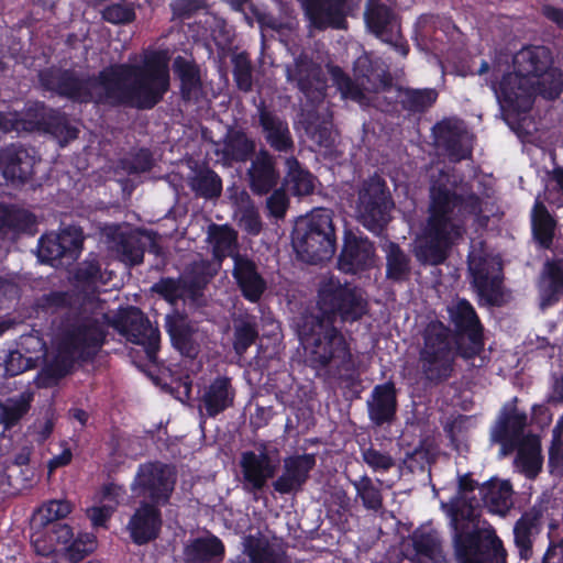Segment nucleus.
Returning a JSON list of instances; mask_svg holds the SVG:
<instances>
[{"label": "nucleus", "instance_id": "f257e3e1", "mask_svg": "<svg viewBox=\"0 0 563 563\" xmlns=\"http://www.w3.org/2000/svg\"><path fill=\"white\" fill-rule=\"evenodd\" d=\"M131 62L110 65L87 79L74 71L47 69L40 73V81L74 101L152 109L169 89L168 59L161 52H146L141 64Z\"/></svg>", "mask_w": 563, "mask_h": 563}, {"label": "nucleus", "instance_id": "f03ea898", "mask_svg": "<svg viewBox=\"0 0 563 563\" xmlns=\"http://www.w3.org/2000/svg\"><path fill=\"white\" fill-rule=\"evenodd\" d=\"M428 218L416 240L415 255L422 264H442L453 245L463 239L466 221L483 211L482 199L444 170L431 175Z\"/></svg>", "mask_w": 563, "mask_h": 563}, {"label": "nucleus", "instance_id": "7ed1b4c3", "mask_svg": "<svg viewBox=\"0 0 563 563\" xmlns=\"http://www.w3.org/2000/svg\"><path fill=\"white\" fill-rule=\"evenodd\" d=\"M476 484L467 476L459 481V492L441 501L449 518L452 545L457 563H505L506 550L495 529L481 520L479 501L471 496Z\"/></svg>", "mask_w": 563, "mask_h": 563}, {"label": "nucleus", "instance_id": "20e7f679", "mask_svg": "<svg viewBox=\"0 0 563 563\" xmlns=\"http://www.w3.org/2000/svg\"><path fill=\"white\" fill-rule=\"evenodd\" d=\"M107 313L103 303L92 297L82 303L75 324L57 345L56 353L36 377L38 387H52L67 375L77 360L95 355L103 343Z\"/></svg>", "mask_w": 563, "mask_h": 563}, {"label": "nucleus", "instance_id": "39448f33", "mask_svg": "<svg viewBox=\"0 0 563 563\" xmlns=\"http://www.w3.org/2000/svg\"><path fill=\"white\" fill-rule=\"evenodd\" d=\"M299 336L313 368L343 382H353L358 376L357 357L339 329L316 320L309 332L303 328Z\"/></svg>", "mask_w": 563, "mask_h": 563}, {"label": "nucleus", "instance_id": "423d86ee", "mask_svg": "<svg viewBox=\"0 0 563 563\" xmlns=\"http://www.w3.org/2000/svg\"><path fill=\"white\" fill-rule=\"evenodd\" d=\"M527 415L515 407H505L492 429L490 439L500 444V456L517 450L515 467L529 478L542 467L541 444L537 435L526 434Z\"/></svg>", "mask_w": 563, "mask_h": 563}, {"label": "nucleus", "instance_id": "0eeeda50", "mask_svg": "<svg viewBox=\"0 0 563 563\" xmlns=\"http://www.w3.org/2000/svg\"><path fill=\"white\" fill-rule=\"evenodd\" d=\"M457 347L451 329L440 321H431L423 331V344L419 351L418 367L422 378L430 385L448 380L454 371Z\"/></svg>", "mask_w": 563, "mask_h": 563}, {"label": "nucleus", "instance_id": "6e6552de", "mask_svg": "<svg viewBox=\"0 0 563 563\" xmlns=\"http://www.w3.org/2000/svg\"><path fill=\"white\" fill-rule=\"evenodd\" d=\"M292 246L297 255L309 264L330 260L335 252L332 211L317 208L300 218L292 232Z\"/></svg>", "mask_w": 563, "mask_h": 563}, {"label": "nucleus", "instance_id": "1a4fd4ad", "mask_svg": "<svg viewBox=\"0 0 563 563\" xmlns=\"http://www.w3.org/2000/svg\"><path fill=\"white\" fill-rule=\"evenodd\" d=\"M369 64L367 56H361L355 62L356 82L345 75L341 68L332 67L331 76L343 99H351L361 106L380 107L377 97L372 92L379 93L389 88L390 82L385 73L365 71Z\"/></svg>", "mask_w": 563, "mask_h": 563}, {"label": "nucleus", "instance_id": "9d476101", "mask_svg": "<svg viewBox=\"0 0 563 563\" xmlns=\"http://www.w3.org/2000/svg\"><path fill=\"white\" fill-rule=\"evenodd\" d=\"M319 309L327 316L339 314L344 322L361 319L367 310V302L362 292L342 284L333 276L323 277L318 291Z\"/></svg>", "mask_w": 563, "mask_h": 563}, {"label": "nucleus", "instance_id": "9b49d317", "mask_svg": "<svg viewBox=\"0 0 563 563\" xmlns=\"http://www.w3.org/2000/svg\"><path fill=\"white\" fill-rule=\"evenodd\" d=\"M393 206L385 181L374 176L365 180L358 191L356 218L368 231L379 234L389 221Z\"/></svg>", "mask_w": 563, "mask_h": 563}, {"label": "nucleus", "instance_id": "f8f14e48", "mask_svg": "<svg viewBox=\"0 0 563 563\" xmlns=\"http://www.w3.org/2000/svg\"><path fill=\"white\" fill-rule=\"evenodd\" d=\"M175 482V473L170 466L148 462L139 466L131 488L136 497H143L159 506L169 500Z\"/></svg>", "mask_w": 563, "mask_h": 563}, {"label": "nucleus", "instance_id": "ddd939ff", "mask_svg": "<svg viewBox=\"0 0 563 563\" xmlns=\"http://www.w3.org/2000/svg\"><path fill=\"white\" fill-rule=\"evenodd\" d=\"M257 451L241 454L242 487L246 493L255 494L273 478L279 465L277 450H268L266 443H258Z\"/></svg>", "mask_w": 563, "mask_h": 563}, {"label": "nucleus", "instance_id": "4468645a", "mask_svg": "<svg viewBox=\"0 0 563 563\" xmlns=\"http://www.w3.org/2000/svg\"><path fill=\"white\" fill-rule=\"evenodd\" d=\"M394 7L393 0H367L364 19L367 29L373 34L406 55L408 48L400 42V24Z\"/></svg>", "mask_w": 563, "mask_h": 563}, {"label": "nucleus", "instance_id": "2eb2a0df", "mask_svg": "<svg viewBox=\"0 0 563 563\" xmlns=\"http://www.w3.org/2000/svg\"><path fill=\"white\" fill-rule=\"evenodd\" d=\"M434 143L451 162H461L472 155L473 135L464 122L456 118H448L433 126Z\"/></svg>", "mask_w": 563, "mask_h": 563}, {"label": "nucleus", "instance_id": "dca6fc26", "mask_svg": "<svg viewBox=\"0 0 563 563\" xmlns=\"http://www.w3.org/2000/svg\"><path fill=\"white\" fill-rule=\"evenodd\" d=\"M468 269L481 297L495 302L501 284V264L498 257L484 254L475 246L468 253Z\"/></svg>", "mask_w": 563, "mask_h": 563}, {"label": "nucleus", "instance_id": "f3484780", "mask_svg": "<svg viewBox=\"0 0 563 563\" xmlns=\"http://www.w3.org/2000/svg\"><path fill=\"white\" fill-rule=\"evenodd\" d=\"M120 332L132 343L142 345L147 358L154 362L159 345V331L144 313L135 307L129 308L120 318Z\"/></svg>", "mask_w": 563, "mask_h": 563}, {"label": "nucleus", "instance_id": "a211bd4d", "mask_svg": "<svg viewBox=\"0 0 563 563\" xmlns=\"http://www.w3.org/2000/svg\"><path fill=\"white\" fill-rule=\"evenodd\" d=\"M448 313L456 330L466 334L470 346L461 351V356L470 358L483 349V327L473 308L465 299H456L448 306Z\"/></svg>", "mask_w": 563, "mask_h": 563}, {"label": "nucleus", "instance_id": "6ab92c4d", "mask_svg": "<svg viewBox=\"0 0 563 563\" xmlns=\"http://www.w3.org/2000/svg\"><path fill=\"white\" fill-rule=\"evenodd\" d=\"M316 465L312 454H298L283 460L282 473L273 482L274 490L280 495L297 494L309 478Z\"/></svg>", "mask_w": 563, "mask_h": 563}, {"label": "nucleus", "instance_id": "aec40b11", "mask_svg": "<svg viewBox=\"0 0 563 563\" xmlns=\"http://www.w3.org/2000/svg\"><path fill=\"white\" fill-rule=\"evenodd\" d=\"M492 89L500 102L514 110L528 111L532 106L533 82L517 71L506 74L498 85L493 82Z\"/></svg>", "mask_w": 563, "mask_h": 563}, {"label": "nucleus", "instance_id": "412c9836", "mask_svg": "<svg viewBox=\"0 0 563 563\" xmlns=\"http://www.w3.org/2000/svg\"><path fill=\"white\" fill-rule=\"evenodd\" d=\"M289 82L296 84L311 103L323 102L325 84L321 78V69L307 57L297 58L286 67Z\"/></svg>", "mask_w": 563, "mask_h": 563}, {"label": "nucleus", "instance_id": "4be33fe9", "mask_svg": "<svg viewBox=\"0 0 563 563\" xmlns=\"http://www.w3.org/2000/svg\"><path fill=\"white\" fill-rule=\"evenodd\" d=\"M406 558L418 563H444L440 534L431 527H420L404 544Z\"/></svg>", "mask_w": 563, "mask_h": 563}, {"label": "nucleus", "instance_id": "5701e85b", "mask_svg": "<svg viewBox=\"0 0 563 563\" xmlns=\"http://www.w3.org/2000/svg\"><path fill=\"white\" fill-rule=\"evenodd\" d=\"M258 123L267 144L277 152L289 153L294 150V140L286 119L269 110L264 102L257 108Z\"/></svg>", "mask_w": 563, "mask_h": 563}, {"label": "nucleus", "instance_id": "b1692460", "mask_svg": "<svg viewBox=\"0 0 563 563\" xmlns=\"http://www.w3.org/2000/svg\"><path fill=\"white\" fill-rule=\"evenodd\" d=\"M36 158L30 150L11 144L0 150V172L12 184L26 181L34 172Z\"/></svg>", "mask_w": 563, "mask_h": 563}, {"label": "nucleus", "instance_id": "393cba45", "mask_svg": "<svg viewBox=\"0 0 563 563\" xmlns=\"http://www.w3.org/2000/svg\"><path fill=\"white\" fill-rule=\"evenodd\" d=\"M305 14L316 29H344L345 0H300Z\"/></svg>", "mask_w": 563, "mask_h": 563}, {"label": "nucleus", "instance_id": "a878e982", "mask_svg": "<svg viewBox=\"0 0 563 563\" xmlns=\"http://www.w3.org/2000/svg\"><path fill=\"white\" fill-rule=\"evenodd\" d=\"M107 247L122 263L139 265L144 256V243L140 233L113 228L107 232Z\"/></svg>", "mask_w": 563, "mask_h": 563}, {"label": "nucleus", "instance_id": "bb28decb", "mask_svg": "<svg viewBox=\"0 0 563 563\" xmlns=\"http://www.w3.org/2000/svg\"><path fill=\"white\" fill-rule=\"evenodd\" d=\"M232 275L242 296L250 302H257L266 290V282L256 264L246 256L233 255Z\"/></svg>", "mask_w": 563, "mask_h": 563}, {"label": "nucleus", "instance_id": "cd10ccee", "mask_svg": "<svg viewBox=\"0 0 563 563\" xmlns=\"http://www.w3.org/2000/svg\"><path fill=\"white\" fill-rule=\"evenodd\" d=\"M228 563H286L283 549L262 536H246L242 552Z\"/></svg>", "mask_w": 563, "mask_h": 563}, {"label": "nucleus", "instance_id": "c85d7f7f", "mask_svg": "<svg viewBox=\"0 0 563 563\" xmlns=\"http://www.w3.org/2000/svg\"><path fill=\"white\" fill-rule=\"evenodd\" d=\"M369 420L377 427L391 423L397 411V390L393 382L376 385L366 401Z\"/></svg>", "mask_w": 563, "mask_h": 563}, {"label": "nucleus", "instance_id": "c756f323", "mask_svg": "<svg viewBox=\"0 0 563 563\" xmlns=\"http://www.w3.org/2000/svg\"><path fill=\"white\" fill-rule=\"evenodd\" d=\"M373 243L366 236L347 234L339 257V268L344 273H356L372 264Z\"/></svg>", "mask_w": 563, "mask_h": 563}, {"label": "nucleus", "instance_id": "7c9ffc66", "mask_svg": "<svg viewBox=\"0 0 563 563\" xmlns=\"http://www.w3.org/2000/svg\"><path fill=\"white\" fill-rule=\"evenodd\" d=\"M235 390L228 377H218L206 386L199 398V411L216 417L233 405Z\"/></svg>", "mask_w": 563, "mask_h": 563}, {"label": "nucleus", "instance_id": "2f4dec72", "mask_svg": "<svg viewBox=\"0 0 563 563\" xmlns=\"http://www.w3.org/2000/svg\"><path fill=\"white\" fill-rule=\"evenodd\" d=\"M161 525V512L156 505L143 503L130 519L128 529L132 540L143 544L156 538Z\"/></svg>", "mask_w": 563, "mask_h": 563}, {"label": "nucleus", "instance_id": "473e14b6", "mask_svg": "<svg viewBox=\"0 0 563 563\" xmlns=\"http://www.w3.org/2000/svg\"><path fill=\"white\" fill-rule=\"evenodd\" d=\"M250 187L257 195L269 192L278 181L273 156L267 151H260L247 170Z\"/></svg>", "mask_w": 563, "mask_h": 563}, {"label": "nucleus", "instance_id": "72a5a7b5", "mask_svg": "<svg viewBox=\"0 0 563 563\" xmlns=\"http://www.w3.org/2000/svg\"><path fill=\"white\" fill-rule=\"evenodd\" d=\"M173 70L180 81V93L184 100L197 102L202 97V82L199 67L183 56L173 62Z\"/></svg>", "mask_w": 563, "mask_h": 563}, {"label": "nucleus", "instance_id": "f704fd0d", "mask_svg": "<svg viewBox=\"0 0 563 563\" xmlns=\"http://www.w3.org/2000/svg\"><path fill=\"white\" fill-rule=\"evenodd\" d=\"M552 57L545 46H528L514 56V66L517 73L531 80L551 66Z\"/></svg>", "mask_w": 563, "mask_h": 563}, {"label": "nucleus", "instance_id": "c9c22d12", "mask_svg": "<svg viewBox=\"0 0 563 563\" xmlns=\"http://www.w3.org/2000/svg\"><path fill=\"white\" fill-rule=\"evenodd\" d=\"M478 490L490 512L504 516L512 506V487L508 481H489L481 485Z\"/></svg>", "mask_w": 563, "mask_h": 563}, {"label": "nucleus", "instance_id": "e433bc0d", "mask_svg": "<svg viewBox=\"0 0 563 563\" xmlns=\"http://www.w3.org/2000/svg\"><path fill=\"white\" fill-rule=\"evenodd\" d=\"M255 141L243 130L230 128L223 139L221 153L228 164L246 162L255 152Z\"/></svg>", "mask_w": 563, "mask_h": 563}, {"label": "nucleus", "instance_id": "4c0bfd02", "mask_svg": "<svg viewBox=\"0 0 563 563\" xmlns=\"http://www.w3.org/2000/svg\"><path fill=\"white\" fill-rule=\"evenodd\" d=\"M224 547L217 537L198 538L189 542L184 550L186 563H211L222 559Z\"/></svg>", "mask_w": 563, "mask_h": 563}, {"label": "nucleus", "instance_id": "58836bf2", "mask_svg": "<svg viewBox=\"0 0 563 563\" xmlns=\"http://www.w3.org/2000/svg\"><path fill=\"white\" fill-rule=\"evenodd\" d=\"M205 279L192 282L185 278L184 274L178 278H163L153 286V290L162 295L166 300L174 303L178 299L192 298L199 294V286Z\"/></svg>", "mask_w": 563, "mask_h": 563}, {"label": "nucleus", "instance_id": "ea45409f", "mask_svg": "<svg viewBox=\"0 0 563 563\" xmlns=\"http://www.w3.org/2000/svg\"><path fill=\"white\" fill-rule=\"evenodd\" d=\"M238 234L231 227L224 224L219 225L212 223L208 228L207 242L212 249L214 260L220 265L222 260L227 256L233 258L234 250L236 247Z\"/></svg>", "mask_w": 563, "mask_h": 563}, {"label": "nucleus", "instance_id": "a19ab883", "mask_svg": "<svg viewBox=\"0 0 563 563\" xmlns=\"http://www.w3.org/2000/svg\"><path fill=\"white\" fill-rule=\"evenodd\" d=\"M539 288L542 308L558 301L563 290V267L560 263L548 261L544 264Z\"/></svg>", "mask_w": 563, "mask_h": 563}, {"label": "nucleus", "instance_id": "79ce46f5", "mask_svg": "<svg viewBox=\"0 0 563 563\" xmlns=\"http://www.w3.org/2000/svg\"><path fill=\"white\" fill-rule=\"evenodd\" d=\"M33 393L25 390L16 396L0 400V423L4 430L15 426L29 411Z\"/></svg>", "mask_w": 563, "mask_h": 563}, {"label": "nucleus", "instance_id": "37998d69", "mask_svg": "<svg viewBox=\"0 0 563 563\" xmlns=\"http://www.w3.org/2000/svg\"><path fill=\"white\" fill-rule=\"evenodd\" d=\"M531 222L534 239L542 247H550L554 236L555 221L548 212L544 200L540 195L534 201L531 212Z\"/></svg>", "mask_w": 563, "mask_h": 563}, {"label": "nucleus", "instance_id": "c03bdc74", "mask_svg": "<svg viewBox=\"0 0 563 563\" xmlns=\"http://www.w3.org/2000/svg\"><path fill=\"white\" fill-rule=\"evenodd\" d=\"M165 328L168 332L173 345L184 355L192 356L196 347L192 341V328L185 318L180 316H167Z\"/></svg>", "mask_w": 563, "mask_h": 563}, {"label": "nucleus", "instance_id": "a18cd8bd", "mask_svg": "<svg viewBox=\"0 0 563 563\" xmlns=\"http://www.w3.org/2000/svg\"><path fill=\"white\" fill-rule=\"evenodd\" d=\"M230 199L236 207L235 214L239 217V225L249 234H258L262 229V222L249 194L245 190H236L230 196Z\"/></svg>", "mask_w": 563, "mask_h": 563}, {"label": "nucleus", "instance_id": "49530a36", "mask_svg": "<svg viewBox=\"0 0 563 563\" xmlns=\"http://www.w3.org/2000/svg\"><path fill=\"white\" fill-rule=\"evenodd\" d=\"M305 130L308 136L319 146L329 148L334 143L332 131V117L328 112L322 119L314 113L307 111L305 114Z\"/></svg>", "mask_w": 563, "mask_h": 563}, {"label": "nucleus", "instance_id": "de8ad7c7", "mask_svg": "<svg viewBox=\"0 0 563 563\" xmlns=\"http://www.w3.org/2000/svg\"><path fill=\"white\" fill-rule=\"evenodd\" d=\"M35 223L34 216L20 208L0 205V240L4 239L9 230L27 231Z\"/></svg>", "mask_w": 563, "mask_h": 563}, {"label": "nucleus", "instance_id": "09e8293b", "mask_svg": "<svg viewBox=\"0 0 563 563\" xmlns=\"http://www.w3.org/2000/svg\"><path fill=\"white\" fill-rule=\"evenodd\" d=\"M286 168V184L294 195L305 196L313 191L314 177L308 170L303 169L296 158H287Z\"/></svg>", "mask_w": 563, "mask_h": 563}, {"label": "nucleus", "instance_id": "8fccbe9b", "mask_svg": "<svg viewBox=\"0 0 563 563\" xmlns=\"http://www.w3.org/2000/svg\"><path fill=\"white\" fill-rule=\"evenodd\" d=\"M258 336L256 318L250 314H241L234 319L233 349L242 356Z\"/></svg>", "mask_w": 563, "mask_h": 563}, {"label": "nucleus", "instance_id": "3c124183", "mask_svg": "<svg viewBox=\"0 0 563 563\" xmlns=\"http://www.w3.org/2000/svg\"><path fill=\"white\" fill-rule=\"evenodd\" d=\"M351 484L355 489L356 499L362 501L366 510L377 512L383 508L382 492L369 476L363 475L357 479L351 481Z\"/></svg>", "mask_w": 563, "mask_h": 563}, {"label": "nucleus", "instance_id": "603ef678", "mask_svg": "<svg viewBox=\"0 0 563 563\" xmlns=\"http://www.w3.org/2000/svg\"><path fill=\"white\" fill-rule=\"evenodd\" d=\"M534 95L540 93L547 99L558 98L563 90V73L550 67L533 79Z\"/></svg>", "mask_w": 563, "mask_h": 563}, {"label": "nucleus", "instance_id": "864d4df0", "mask_svg": "<svg viewBox=\"0 0 563 563\" xmlns=\"http://www.w3.org/2000/svg\"><path fill=\"white\" fill-rule=\"evenodd\" d=\"M437 99L438 92L435 89L431 88H407L401 93V104L404 109L412 113L424 112L433 106Z\"/></svg>", "mask_w": 563, "mask_h": 563}, {"label": "nucleus", "instance_id": "5fc2aeb1", "mask_svg": "<svg viewBox=\"0 0 563 563\" xmlns=\"http://www.w3.org/2000/svg\"><path fill=\"white\" fill-rule=\"evenodd\" d=\"M536 530V519L527 515L522 516L514 527L515 543L522 560H528L532 554V536Z\"/></svg>", "mask_w": 563, "mask_h": 563}, {"label": "nucleus", "instance_id": "6e6d98bb", "mask_svg": "<svg viewBox=\"0 0 563 563\" xmlns=\"http://www.w3.org/2000/svg\"><path fill=\"white\" fill-rule=\"evenodd\" d=\"M191 189L205 198H217L222 190L221 178L210 169L199 170L190 180Z\"/></svg>", "mask_w": 563, "mask_h": 563}, {"label": "nucleus", "instance_id": "4d7b16f0", "mask_svg": "<svg viewBox=\"0 0 563 563\" xmlns=\"http://www.w3.org/2000/svg\"><path fill=\"white\" fill-rule=\"evenodd\" d=\"M56 236H58L60 246H63L67 264L75 262L82 251L84 235L81 229L76 225H68L60 230Z\"/></svg>", "mask_w": 563, "mask_h": 563}, {"label": "nucleus", "instance_id": "13d9d810", "mask_svg": "<svg viewBox=\"0 0 563 563\" xmlns=\"http://www.w3.org/2000/svg\"><path fill=\"white\" fill-rule=\"evenodd\" d=\"M96 548V537L92 533H80L69 547H66L65 552L59 554L60 563H77L86 554L93 551Z\"/></svg>", "mask_w": 563, "mask_h": 563}, {"label": "nucleus", "instance_id": "bf43d9fd", "mask_svg": "<svg viewBox=\"0 0 563 563\" xmlns=\"http://www.w3.org/2000/svg\"><path fill=\"white\" fill-rule=\"evenodd\" d=\"M38 256L43 262H48L53 266L63 264L62 261L66 260L63 246H60L58 236L55 233L45 234L40 239Z\"/></svg>", "mask_w": 563, "mask_h": 563}, {"label": "nucleus", "instance_id": "052dcab7", "mask_svg": "<svg viewBox=\"0 0 563 563\" xmlns=\"http://www.w3.org/2000/svg\"><path fill=\"white\" fill-rule=\"evenodd\" d=\"M409 273V258L397 246L390 244L387 253V275L393 279L400 280Z\"/></svg>", "mask_w": 563, "mask_h": 563}, {"label": "nucleus", "instance_id": "680f3d73", "mask_svg": "<svg viewBox=\"0 0 563 563\" xmlns=\"http://www.w3.org/2000/svg\"><path fill=\"white\" fill-rule=\"evenodd\" d=\"M233 77L240 90L250 91L253 86L252 65L244 54L233 57Z\"/></svg>", "mask_w": 563, "mask_h": 563}, {"label": "nucleus", "instance_id": "e2e57ef3", "mask_svg": "<svg viewBox=\"0 0 563 563\" xmlns=\"http://www.w3.org/2000/svg\"><path fill=\"white\" fill-rule=\"evenodd\" d=\"M70 511L71 505L69 501L54 499L43 505L38 510V515L43 523H48L65 518Z\"/></svg>", "mask_w": 563, "mask_h": 563}, {"label": "nucleus", "instance_id": "0e129e2a", "mask_svg": "<svg viewBox=\"0 0 563 563\" xmlns=\"http://www.w3.org/2000/svg\"><path fill=\"white\" fill-rule=\"evenodd\" d=\"M37 365L36 356L25 355L22 351L16 350L10 352L5 361V372L10 376L19 375Z\"/></svg>", "mask_w": 563, "mask_h": 563}, {"label": "nucleus", "instance_id": "69168bd1", "mask_svg": "<svg viewBox=\"0 0 563 563\" xmlns=\"http://www.w3.org/2000/svg\"><path fill=\"white\" fill-rule=\"evenodd\" d=\"M102 18L113 24H125L134 20L135 12L131 4L113 3L103 9Z\"/></svg>", "mask_w": 563, "mask_h": 563}, {"label": "nucleus", "instance_id": "338daca9", "mask_svg": "<svg viewBox=\"0 0 563 563\" xmlns=\"http://www.w3.org/2000/svg\"><path fill=\"white\" fill-rule=\"evenodd\" d=\"M543 200L558 208L563 206V169H554L553 176L545 187Z\"/></svg>", "mask_w": 563, "mask_h": 563}, {"label": "nucleus", "instance_id": "774afa93", "mask_svg": "<svg viewBox=\"0 0 563 563\" xmlns=\"http://www.w3.org/2000/svg\"><path fill=\"white\" fill-rule=\"evenodd\" d=\"M362 456L364 462L374 471V472H387L394 465V459L386 452H380L374 448H368L363 450Z\"/></svg>", "mask_w": 563, "mask_h": 563}]
</instances>
